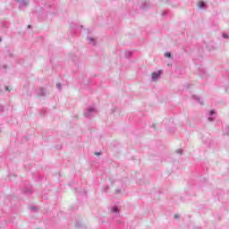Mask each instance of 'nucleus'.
<instances>
[{"mask_svg":"<svg viewBox=\"0 0 229 229\" xmlns=\"http://www.w3.org/2000/svg\"><path fill=\"white\" fill-rule=\"evenodd\" d=\"M162 72H163L162 70L152 72L151 74L152 81H158V80H160V76H162Z\"/></svg>","mask_w":229,"mask_h":229,"instance_id":"f257e3e1","label":"nucleus"},{"mask_svg":"<svg viewBox=\"0 0 229 229\" xmlns=\"http://www.w3.org/2000/svg\"><path fill=\"white\" fill-rule=\"evenodd\" d=\"M97 110L94 106H89L87 111L84 112V117H90L92 114H96Z\"/></svg>","mask_w":229,"mask_h":229,"instance_id":"f03ea898","label":"nucleus"},{"mask_svg":"<svg viewBox=\"0 0 229 229\" xmlns=\"http://www.w3.org/2000/svg\"><path fill=\"white\" fill-rule=\"evenodd\" d=\"M19 4V10H22V8H26L28 4H30V0H16Z\"/></svg>","mask_w":229,"mask_h":229,"instance_id":"7ed1b4c3","label":"nucleus"},{"mask_svg":"<svg viewBox=\"0 0 229 229\" xmlns=\"http://www.w3.org/2000/svg\"><path fill=\"white\" fill-rule=\"evenodd\" d=\"M38 94V96H41V97L46 96V90L44 89V88H39Z\"/></svg>","mask_w":229,"mask_h":229,"instance_id":"20e7f679","label":"nucleus"},{"mask_svg":"<svg viewBox=\"0 0 229 229\" xmlns=\"http://www.w3.org/2000/svg\"><path fill=\"white\" fill-rule=\"evenodd\" d=\"M205 6H207V4H205V2H199L198 3V7L200 8V9H203L205 8Z\"/></svg>","mask_w":229,"mask_h":229,"instance_id":"39448f33","label":"nucleus"},{"mask_svg":"<svg viewBox=\"0 0 229 229\" xmlns=\"http://www.w3.org/2000/svg\"><path fill=\"white\" fill-rule=\"evenodd\" d=\"M88 40L92 46H96V39H94V38H88Z\"/></svg>","mask_w":229,"mask_h":229,"instance_id":"423d86ee","label":"nucleus"},{"mask_svg":"<svg viewBox=\"0 0 229 229\" xmlns=\"http://www.w3.org/2000/svg\"><path fill=\"white\" fill-rule=\"evenodd\" d=\"M111 212H113L114 214L119 212V208H117V206H114L111 208Z\"/></svg>","mask_w":229,"mask_h":229,"instance_id":"0eeeda50","label":"nucleus"},{"mask_svg":"<svg viewBox=\"0 0 229 229\" xmlns=\"http://www.w3.org/2000/svg\"><path fill=\"white\" fill-rule=\"evenodd\" d=\"M193 98H194V99H196V101H198V103H199V105H203V102L199 98H198L196 96H193Z\"/></svg>","mask_w":229,"mask_h":229,"instance_id":"6e6552de","label":"nucleus"},{"mask_svg":"<svg viewBox=\"0 0 229 229\" xmlns=\"http://www.w3.org/2000/svg\"><path fill=\"white\" fill-rule=\"evenodd\" d=\"M165 56L166 58H173V55H171V53H170V52L165 53Z\"/></svg>","mask_w":229,"mask_h":229,"instance_id":"1a4fd4ad","label":"nucleus"},{"mask_svg":"<svg viewBox=\"0 0 229 229\" xmlns=\"http://www.w3.org/2000/svg\"><path fill=\"white\" fill-rule=\"evenodd\" d=\"M56 88L60 90L62 89V84L60 82H58L56 84Z\"/></svg>","mask_w":229,"mask_h":229,"instance_id":"9d476101","label":"nucleus"},{"mask_svg":"<svg viewBox=\"0 0 229 229\" xmlns=\"http://www.w3.org/2000/svg\"><path fill=\"white\" fill-rule=\"evenodd\" d=\"M161 15H162L163 17H165V15H167V11H163L162 13H161Z\"/></svg>","mask_w":229,"mask_h":229,"instance_id":"9b49d317","label":"nucleus"},{"mask_svg":"<svg viewBox=\"0 0 229 229\" xmlns=\"http://www.w3.org/2000/svg\"><path fill=\"white\" fill-rule=\"evenodd\" d=\"M176 153H178L179 155H182V149H177Z\"/></svg>","mask_w":229,"mask_h":229,"instance_id":"f8f14e48","label":"nucleus"},{"mask_svg":"<svg viewBox=\"0 0 229 229\" xmlns=\"http://www.w3.org/2000/svg\"><path fill=\"white\" fill-rule=\"evenodd\" d=\"M223 38H228V34L224 33V34H223Z\"/></svg>","mask_w":229,"mask_h":229,"instance_id":"ddd939ff","label":"nucleus"},{"mask_svg":"<svg viewBox=\"0 0 229 229\" xmlns=\"http://www.w3.org/2000/svg\"><path fill=\"white\" fill-rule=\"evenodd\" d=\"M5 90H6L7 92H10V90H12V89H10L8 86H6V87H5Z\"/></svg>","mask_w":229,"mask_h":229,"instance_id":"4468645a","label":"nucleus"},{"mask_svg":"<svg viewBox=\"0 0 229 229\" xmlns=\"http://www.w3.org/2000/svg\"><path fill=\"white\" fill-rule=\"evenodd\" d=\"M115 193H116V194H121V190H119V189H118V190H115Z\"/></svg>","mask_w":229,"mask_h":229,"instance_id":"2eb2a0df","label":"nucleus"},{"mask_svg":"<svg viewBox=\"0 0 229 229\" xmlns=\"http://www.w3.org/2000/svg\"><path fill=\"white\" fill-rule=\"evenodd\" d=\"M126 56H131V52L126 53Z\"/></svg>","mask_w":229,"mask_h":229,"instance_id":"dca6fc26","label":"nucleus"},{"mask_svg":"<svg viewBox=\"0 0 229 229\" xmlns=\"http://www.w3.org/2000/svg\"><path fill=\"white\" fill-rule=\"evenodd\" d=\"M95 155H96L97 157H99V155H101V152H95Z\"/></svg>","mask_w":229,"mask_h":229,"instance_id":"f3484780","label":"nucleus"},{"mask_svg":"<svg viewBox=\"0 0 229 229\" xmlns=\"http://www.w3.org/2000/svg\"><path fill=\"white\" fill-rule=\"evenodd\" d=\"M3 110H4V107H3V106H0V112H3Z\"/></svg>","mask_w":229,"mask_h":229,"instance_id":"a211bd4d","label":"nucleus"},{"mask_svg":"<svg viewBox=\"0 0 229 229\" xmlns=\"http://www.w3.org/2000/svg\"><path fill=\"white\" fill-rule=\"evenodd\" d=\"M213 114H216V112H214V110H211L209 115H212Z\"/></svg>","mask_w":229,"mask_h":229,"instance_id":"6ab92c4d","label":"nucleus"},{"mask_svg":"<svg viewBox=\"0 0 229 229\" xmlns=\"http://www.w3.org/2000/svg\"><path fill=\"white\" fill-rule=\"evenodd\" d=\"M208 121L212 122V121H214V118H212V117H208Z\"/></svg>","mask_w":229,"mask_h":229,"instance_id":"aec40b11","label":"nucleus"},{"mask_svg":"<svg viewBox=\"0 0 229 229\" xmlns=\"http://www.w3.org/2000/svg\"><path fill=\"white\" fill-rule=\"evenodd\" d=\"M106 192L108 191V186H106L105 188Z\"/></svg>","mask_w":229,"mask_h":229,"instance_id":"412c9836","label":"nucleus"},{"mask_svg":"<svg viewBox=\"0 0 229 229\" xmlns=\"http://www.w3.org/2000/svg\"><path fill=\"white\" fill-rule=\"evenodd\" d=\"M227 130H228V131H227L226 135L229 136V126L227 127Z\"/></svg>","mask_w":229,"mask_h":229,"instance_id":"4be33fe9","label":"nucleus"},{"mask_svg":"<svg viewBox=\"0 0 229 229\" xmlns=\"http://www.w3.org/2000/svg\"><path fill=\"white\" fill-rule=\"evenodd\" d=\"M174 218H175V219H178V215H175V216H174Z\"/></svg>","mask_w":229,"mask_h":229,"instance_id":"5701e85b","label":"nucleus"},{"mask_svg":"<svg viewBox=\"0 0 229 229\" xmlns=\"http://www.w3.org/2000/svg\"><path fill=\"white\" fill-rule=\"evenodd\" d=\"M28 28H29V29L31 28V25H28Z\"/></svg>","mask_w":229,"mask_h":229,"instance_id":"b1692460","label":"nucleus"},{"mask_svg":"<svg viewBox=\"0 0 229 229\" xmlns=\"http://www.w3.org/2000/svg\"><path fill=\"white\" fill-rule=\"evenodd\" d=\"M2 40H3V39L0 38V42H2Z\"/></svg>","mask_w":229,"mask_h":229,"instance_id":"393cba45","label":"nucleus"}]
</instances>
